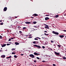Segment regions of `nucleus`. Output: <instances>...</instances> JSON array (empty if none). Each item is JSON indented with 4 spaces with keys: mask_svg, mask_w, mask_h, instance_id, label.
<instances>
[{
    "mask_svg": "<svg viewBox=\"0 0 66 66\" xmlns=\"http://www.w3.org/2000/svg\"><path fill=\"white\" fill-rule=\"evenodd\" d=\"M54 53L57 56H60V53H57L56 52H55Z\"/></svg>",
    "mask_w": 66,
    "mask_h": 66,
    "instance_id": "obj_1",
    "label": "nucleus"
},
{
    "mask_svg": "<svg viewBox=\"0 0 66 66\" xmlns=\"http://www.w3.org/2000/svg\"><path fill=\"white\" fill-rule=\"evenodd\" d=\"M52 33H53V34H55L56 35H59V33L57 32H55L54 31H53L52 32Z\"/></svg>",
    "mask_w": 66,
    "mask_h": 66,
    "instance_id": "obj_2",
    "label": "nucleus"
},
{
    "mask_svg": "<svg viewBox=\"0 0 66 66\" xmlns=\"http://www.w3.org/2000/svg\"><path fill=\"white\" fill-rule=\"evenodd\" d=\"M29 56H30V57H31L32 58H34L35 57L34 55H33V54H30L29 55Z\"/></svg>",
    "mask_w": 66,
    "mask_h": 66,
    "instance_id": "obj_3",
    "label": "nucleus"
},
{
    "mask_svg": "<svg viewBox=\"0 0 66 66\" xmlns=\"http://www.w3.org/2000/svg\"><path fill=\"white\" fill-rule=\"evenodd\" d=\"M34 47H38V48H40V46L38 45H34Z\"/></svg>",
    "mask_w": 66,
    "mask_h": 66,
    "instance_id": "obj_4",
    "label": "nucleus"
},
{
    "mask_svg": "<svg viewBox=\"0 0 66 66\" xmlns=\"http://www.w3.org/2000/svg\"><path fill=\"white\" fill-rule=\"evenodd\" d=\"M34 55H37L38 56V55H40V54L38 53H37L36 52H35L34 53Z\"/></svg>",
    "mask_w": 66,
    "mask_h": 66,
    "instance_id": "obj_5",
    "label": "nucleus"
},
{
    "mask_svg": "<svg viewBox=\"0 0 66 66\" xmlns=\"http://www.w3.org/2000/svg\"><path fill=\"white\" fill-rule=\"evenodd\" d=\"M7 7H5L3 11H4V12H5V11H6V10H7Z\"/></svg>",
    "mask_w": 66,
    "mask_h": 66,
    "instance_id": "obj_6",
    "label": "nucleus"
},
{
    "mask_svg": "<svg viewBox=\"0 0 66 66\" xmlns=\"http://www.w3.org/2000/svg\"><path fill=\"white\" fill-rule=\"evenodd\" d=\"M44 28H45V29H49V26L48 25L46 26H45Z\"/></svg>",
    "mask_w": 66,
    "mask_h": 66,
    "instance_id": "obj_7",
    "label": "nucleus"
},
{
    "mask_svg": "<svg viewBox=\"0 0 66 66\" xmlns=\"http://www.w3.org/2000/svg\"><path fill=\"white\" fill-rule=\"evenodd\" d=\"M1 45L2 47H5L6 46V44H1Z\"/></svg>",
    "mask_w": 66,
    "mask_h": 66,
    "instance_id": "obj_8",
    "label": "nucleus"
},
{
    "mask_svg": "<svg viewBox=\"0 0 66 66\" xmlns=\"http://www.w3.org/2000/svg\"><path fill=\"white\" fill-rule=\"evenodd\" d=\"M38 15V14H34L32 15V16H34V17H35V16H37Z\"/></svg>",
    "mask_w": 66,
    "mask_h": 66,
    "instance_id": "obj_9",
    "label": "nucleus"
},
{
    "mask_svg": "<svg viewBox=\"0 0 66 66\" xmlns=\"http://www.w3.org/2000/svg\"><path fill=\"white\" fill-rule=\"evenodd\" d=\"M49 19H50L48 17H46L45 18V20H47Z\"/></svg>",
    "mask_w": 66,
    "mask_h": 66,
    "instance_id": "obj_10",
    "label": "nucleus"
},
{
    "mask_svg": "<svg viewBox=\"0 0 66 66\" xmlns=\"http://www.w3.org/2000/svg\"><path fill=\"white\" fill-rule=\"evenodd\" d=\"M25 23H26V24H30L31 23V22H25Z\"/></svg>",
    "mask_w": 66,
    "mask_h": 66,
    "instance_id": "obj_11",
    "label": "nucleus"
},
{
    "mask_svg": "<svg viewBox=\"0 0 66 66\" xmlns=\"http://www.w3.org/2000/svg\"><path fill=\"white\" fill-rule=\"evenodd\" d=\"M59 37H60V38H63V37H64V36L63 35H60L59 36Z\"/></svg>",
    "mask_w": 66,
    "mask_h": 66,
    "instance_id": "obj_12",
    "label": "nucleus"
},
{
    "mask_svg": "<svg viewBox=\"0 0 66 66\" xmlns=\"http://www.w3.org/2000/svg\"><path fill=\"white\" fill-rule=\"evenodd\" d=\"M1 57L2 58H4L5 57V56L4 55H3L1 56Z\"/></svg>",
    "mask_w": 66,
    "mask_h": 66,
    "instance_id": "obj_13",
    "label": "nucleus"
},
{
    "mask_svg": "<svg viewBox=\"0 0 66 66\" xmlns=\"http://www.w3.org/2000/svg\"><path fill=\"white\" fill-rule=\"evenodd\" d=\"M15 45H19V43L18 42H15Z\"/></svg>",
    "mask_w": 66,
    "mask_h": 66,
    "instance_id": "obj_14",
    "label": "nucleus"
},
{
    "mask_svg": "<svg viewBox=\"0 0 66 66\" xmlns=\"http://www.w3.org/2000/svg\"><path fill=\"white\" fill-rule=\"evenodd\" d=\"M37 23V22L35 21V22H33L32 23V24H36V23Z\"/></svg>",
    "mask_w": 66,
    "mask_h": 66,
    "instance_id": "obj_15",
    "label": "nucleus"
},
{
    "mask_svg": "<svg viewBox=\"0 0 66 66\" xmlns=\"http://www.w3.org/2000/svg\"><path fill=\"white\" fill-rule=\"evenodd\" d=\"M17 66H20L21 65V64L19 63H18L17 64Z\"/></svg>",
    "mask_w": 66,
    "mask_h": 66,
    "instance_id": "obj_16",
    "label": "nucleus"
},
{
    "mask_svg": "<svg viewBox=\"0 0 66 66\" xmlns=\"http://www.w3.org/2000/svg\"><path fill=\"white\" fill-rule=\"evenodd\" d=\"M59 15H56L55 16V18H57V17H59Z\"/></svg>",
    "mask_w": 66,
    "mask_h": 66,
    "instance_id": "obj_17",
    "label": "nucleus"
},
{
    "mask_svg": "<svg viewBox=\"0 0 66 66\" xmlns=\"http://www.w3.org/2000/svg\"><path fill=\"white\" fill-rule=\"evenodd\" d=\"M62 59H64V60H66V57H65V56H64L62 57Z\"/></svg>",
    "mask_w": 66,
    "mask_h": 66,
    "instance_id": "obj_18",
    "label": "nucleus"
},
{
    "mask_svg": "<svg viewBox=\"0 0 66 66\" xmlns=\"http://www.w3.org/2000/svg\"><path fill=\"white\" fill-rule=\"evenodd\" d=\"M33 44H36V41H34L33 42Z\"/></svg>",
    "mask_w": 66,
    "mask_h": 66,
    "instance_id": "obj_19",
    "label": "nucleus"
},
{
    "mask_svg": "<svg viewBox=\"0 0 66 66\" xmlns=\"http://www.w3.org/2000/svg\"><path fill=\"white\" fill-rule=\"evenodd\" d=\"M15 49H16L14 48H13L11 49V50H12V51H13V50H15Z\"/></svg>",
    "mask_w": 66,
    "mask_h": 66,
    "instance_id": "obj_20",
    "label": "nucleus"
},
{
    "mask_svg": "<svg viewBox=\"0 0 66 66\" xmlns=\"http://www.w3.org/2000/svg\"><path fill=\"white\" fill-rule=\"evenodd\" d=\"M14 57L15 58H17V56L16 55H14Z\"/></svg>",
    "mask_w": 66,
    "mask_h": 66,
    "instance_id": "obj_21",
    "label": "nucleus"
},
{
    "mask_svg": "<svg viewBox=\"0 0 66 66\" xmlns=\"http://www.w3.org/2000/svg\"><path fill=\"white\" fill-rule=\"evenodd\" d=\"M57 46L58 47H59V48H60V47H61V46L60 45H57Z\"/></svg>",
    "mask_w": 66,
    "mask_h": 66,
    "instance_id": "obj_22",
    "label": "nucleus"
},
{
    "mask_svg": "<svg viewBox=\"0 0 66 66\" xmlns=\"http://www.w3.org/2000/svg\"><path fill=\"white\" fill-rule=\"evenodd\" d=\"M44 35H46H46H49V34H46V33L44 34Z\"/></svg>",
    "mask_w": 66,
    "mask_h": 66,
    "instance_id": "obj_23",
    "label": "nucleus"
},
{
    "mask_svg": "<svg viewBox=\"0 0 66 66\" xmlns=\"http://www.w3.org/2000/svg\"><path fill=\"white\" fill-rule=\"evenodd\" d=\"M26 29V27H24L23 28V30H25V29Z\"/></svg>",
    "mask_w": 66,
    "mask_h": 66,
    "instance_id": "obj_24",
    "label": "nucleus"
},
{
    "mask_svg": "<svg viewBox=\"0 0 66 66\" xmlns=\"http://www.w3.org/2000/svg\"><path fill=\"white\" fill-rule=\"evenodd\" d=\"M36 58L37 59H38V60H40V59L38 57H36Z\"/></svg>",
    "mask_w": 66,
    "mask_h": 66,
    "instance_id": "obj_25",
    "label": "nucleus"
},
{
    "mask_svg": "<svg viewBox=\"0 0 66 66\" xmlns=\"http://www.w3.org/2000/svg\"><path fill=\"white\" fill-rule=\"evenodd\" d=\"M38 42L36 41V44H38Z\"/></svg>",
    "mask_w": 66,
    "mask_h": 66,
    "instance_id": "obj_26",
    "label": "nucleus"
},
{
    "mask_svg": "<svg viewBox=\"0 0 66 66\" xmlns=\"http://www.w3.org/2000/svg\"><path fill=\"white\" fill-rule=\"evenodd\" d=\"M2 37L1 36H0V39H2Z\"/></svg>",
    "mask_w": 66,
    "mask_h": 66,
    "instance_id": "obj_27",
    "label": "nucleus"
},
{
    "mask_svg": "<svg viewBox=\"0 0 66 66\" xmlns=\"http://www.w3.org/2000/svg\"><path fill=\"white\" fill-rule=\"evenodd\" d=\"M0 24L1 25H3V23H0Z\"/></svg>",
    "mask_w": 66,
    "mask_h": 66,
    "instance_id": "obj_28",
    "label": "nucleus"
},
{
    "mask_svg": "<svg viewBox=\"0 0 66 66\" xmlns=\"http://www.w3.org/2000/svg\"><path fill=\"white\" fill-rule=\"evenodd\" d=\"M11 45V44H7V46H9V45Z\"/></svg>",
    "mask_w": 66,
    "mask_h": 66,
    "instance_id": "obj_29",
    "label": "nucleus"
},
{
    "mask_svg": "<svg viewBox=\"0 0 66 66\" xmlns=\"http://www.w3.org/2000/svg\"><path fill=\"white\" fill-rule=\"evenodd\" d=\"M53 46L54 48H56V46H55V45H54Z\"/></svg>",
    "mask_w": 66,
    "mask_h": 66,
    "instance_id": "obj_30",
    "label": "nucleus"
},
{
    "mask_svg": "<svg viewBox=\"0 0 66 66\" xmlns=\"http://www.w3.org/2000/svg\"><path fill=\"white\" fill-rule=\"evenodd\" d=\"M42 48L43 49H45V47L44 46H42Z\"/></svg>",
    "mask_w": 66,
    "mask_h": 66,
    "instance_id": "obj_31",
    "label": "nucleus"
},
{
    "mask_svg": "<svg viewBox=\"0 0 66 66\" xmlns=\"http://www.w3.org/2000/svg\"><path fill=\"white\" fill-rule=\"evenodd\" d=\"M42 62H43V63H45L46 62V61H43Z\"/></svg>",
    "mask_w": 66,
    "mask_h": 66,
    "instance_id": "obj_32",
    "label": "nucleus"
},
{
    "mask_svg": "<svg viewBox=\"0 0 66 66\" xmlns=\"http://www.w3.org/2000/svg\"><path fill=\"white\" fill-rule=\"evenodd\" d=\"M15 54V53L12 52V54Z\"/></svg>",
    "mask_w": 66,
    "mask_h": 66,
    "instance_id": "obj_33",
    "label": "nucleus"
},
{
    "mask_svg": "<svg viewBox=\"0 0 66 66\" xmlns=\"http://www.w3.org/2000/svg\"><path fill=\"white\" fill-rule=\"evenodd\" d=\"M51 43H54V42H53V41L52 40H51Z\"/></svg>",
    "mask_w": 66,
    "mask_h": 66,
    "instance_id": "obj_34",
    "label": "nucleus"
},
{
    "mask_svg": "<svg viewBox=\"0 0 66 66\" xmlns=\"http://www.w3.org/2000/svg\"><path fill=\"white\" fill-rule=\"evenodd\" d=\"M50 16V15H46V16Z\"/></svg>",
    "mask_w": 66,
    "mask_h": 66,
    "instance_id": "obj_35",
    "label": "nucleus"
},
{
    "mask_svg": "<svg viewBox=\"0 0 66 66\" xmlns=\"http://www.w3.org/2000/svg\"><path fill=\"white\" fill-rule=\"evenodd\" d=\"M36 38H38V39H40V38L38 37H36Z\"/></svg>",
    "mask_w": 66,
    "mask_h": 66,
    "instance_id": "obj_36",
    "label": "nucleus"
},
{
    "mask_svg": "<svg viewBox=\"0 0 66 66\" xmlns=\"http://www.w3.org/2000/svg\"><path fill=\"white\" fill-rule=\"evenodd\" d=\"M42 38H43V39H45V37H42Z\"/></svg>",
    "mask_w": 66,
    "mask_h": 66,
    "instance_id": "obj_37",
    "label": "nucleus"
},
{
    "mask_svg": "<svg viewBox=\"0 0 66 66\" xmlns=\"http://www.w3.org/2000/svg\"><path fill=\"white\" fill-rule=\"evenodd\" d=\"M34 39L35 40H38V39H37V38H35V39Z\"/></svg>",
    "mask_w": 66,
    "mask_h": 66,
    "instance_id": "obj_38",
    "label": "nucleus"
},
{
    "mask_svg": "<svg viewBox=\"0 0 66 66\" xmlns=\"http://www.w3.org/2000/svg\"><path fill=\"white\" fill-rule=\"evenodd\" d=\"M11 38H9V41H11Z\"/></svg>",
    "mask_w": 66,
    "mask_h": 66,
    "instance_id": "obj_39",
    "label": "nucleus"
},
{
    "mask_svg": "<svg viewBox=\"0 0 66 66\" xmlns=\"http://www.w3.org/2000/svg\"><path fill=\"white\" fill-rule=\"evenodd\" d=\"M53 66H56V65H55V64H53Z\"/></svg>",
    "mask_w": 66,
    "mask_h": 66,
    "instance_id": "obj_40",
    "label": "nucleus"
},
{
    "mask_svg": "<svg viewBox=\"0 0 66 66\" xmlns=\"http://www.w3.org/2000/svg\"><path fill=\"white\" fill-rule=\"evenodd\" d=\"M18 28H21V27H19V26H18L17 27Z\"/></svg>",
    "mask_w": 66,
    "mask_h": 66,
    "instance_id": "obj_41",
    "label": "nucleus"
},
{
    "mask_svg": "<svg viewBox=\"0 0 66 66\" xmlns=\"http://www.w3.org/2000/svg\"><path fill=\"white\" fill-rule=\"evenodd\" d=\"M19 33H22V32L21 31H19Z\"/></svg>",
    "mask_w": 66,
    "mask_h": 66,
    "instance_id": "obj_42",
    "label": "nucleus"
},
{
    "mask_svg": "<svg viewBox=\"0 0 66 66\" xmlns=\"http://www.w3.org/2000/svg\"><path fill=\"white\" fill-rule=\"evenodd\" d=\"M34 63H36V60H35V61H34Z\"/></svg>",
    "mask_w": 66,
    "mask_h": 66,
    "instance_id": "obj_43",
    "label": "nucleus"
},
{
    "mask_svg": "<svg viewBox=\"0 0 66 66\" xmlns=\"http://www.w3.org/2000/svg\"><path fill=\"white\" fill-rule=\"evenodd\" d=\"M32 37H28V38H32Z\"/></svg>",
    "mask_w": 66,
    "mask_h": 66,
    "instance_id": "obj_44",
    "label": "nucleus"
},
{
    "mask_svg": "<svg viewBox=\"0 0 66 66\" xmlns=\"http://www.w3.org/2000/svg\"><path fill=\"white\" fill-rule=\"evenodd\" d=\"M11 39H14V38L13 37H12L11 38Z\"/></svg>",
    "mask_w": 66,
    "mask_h": 66,
    "instance_id": "obj_45",
    "label": "nucleus"
},
{
    "mask_svg": "<svg viewBox=\"0 0 66 66\" xmlns=\"http://www.w3.org/2000/svg\"><path fill=\"white\" fill-rule=\"evenodd\" d=\"M34 27L35 28H37V27H36V26H34Z\"/></svg>",
    "mask_w": 66,
    "mask_h": 66,
    "instance_id": "obj_46",
    "label": "nucleus"
},
{
    "mask_svg": "<svg viewBox=\"0 0 66 66\" xmlns=\"http://www.w3.org/2000/svg\"><path fill=\"white\" fill-rule=\"evenodd\" d=\"M44 32H45V33H47V31H44Z\"/></svg>",
    "mask_w": 66,
    "mask_h": 66,
    "instance_id": "obj_47",
    "label": "nucleus"
},
{
    "mask_svg": "<svg viewBox=\"0 0 66 66\" xmlns=\"http://www.w3.org/2000/svg\"><path fill=\"white\" fill-rule=\"evenodd\" d=\"M43 24L44 25H45V26H47V25H46V24Z\"/></svg>",
    "mask_w": 66,
    "mask_h": 66,
    "instance_id": "obj_48",
    "label": "nucleus"
},
{
    "mask_svg": "<svg viewBox=\"0 0 66 66\" xmlns=\"http://www.w3.org/2000/svg\"><path fill=\"white\" fill-rule=\"evenodd\" d=\"M17 18V16H15L14 19H15V18Z\"/></svg>",
    "mask_w": 66,
    "mask_h": 66,
    "instance_id": "obj_49",
    "label": "nucleus"
},
{
    "mask_svg": "<svg viewBox=\"0 0 66 66\" xmlns=\"http://www.w3.org/2000/svg\"><path fill=\"white\" fill-rule=\"evenodd\" d=\"M21 56L23 55V54H21Z\"/></svg>",
    "mask_w": 66,
    "mask_h": 66,
    "instance_id": "obj_50",
    "label": "nucleus"
},
{
    "mask_svg": "<svg viewBox=\"0 0 66 66\" xmlns=\"http://www.w3.org/2000/svg\"><path fill=\"white\" fill-rule=\"evenodd\" d=\"M31 18H34V17H33L32 16H31Z\"/></svg>",
    "mask_w": 66,
    "mask_h": 66,
    "instance_id": "obj_51",
    "label": "nucleus"
},
{
    "mask_svg": "<svg viewBox=\"0 0 66 66\" xmlns=\"http://www.w3.org/2000/svg\"><path fill=\"white\" fill-rule=\"evenodd\" d=\"M10 57H7L6 59H10Z\"/></svg>",
    "mask_w": 66,
    "mask_h": 66,
    "instance_id": "obj_52",
    "label": "nucleus"
},
{
    "mask_svg": "<svg viewBox=\"0 0 66 66\" xmlns=\"http://www.w3.org/2000/svg\"><path fill=\"white\" fill-rule=\"evenodd\" d=\"M2 51V50H0V52H1V51Z\"/></svg>",
    "mask_w": 66,
    "mask_h": 66,
    "instance_id": "obj_53",
    "label": "nucleus"
},
{
    "mask_svg": "<svg viewBox=\"0 0 66 66\" xmlns=\"http://www.w3.org/2000/svg\"><path fill=\"white\" fill-rule=\"evenodd\" d=\"M11 57H12V56H10V57H10V58H11Z\"/></svg>",
    "mask_w": 66,
    "mask_h": 66,
    "instance_id": "obj_54",
    "label": "nucleus"
},
{
    "mask_svg": "<svg viewBox=\"0 0 66 66\" xmlns=\"http://www.w3.org/2000/svg\"><path fill=\"white\" fill-rule=\"evenodd\" d=\"M2 20H0V22H2Z\"/></svg>",
    "mask_w": 66,
    "mask_h": 66,
    "instance_id": "obj_55",
    "label": "nucleus"
},
{
    "mask_svg": "<svg viewBox=\"0 0 66 66\" xmlns=\"http://www.w3.org/2000/svg\"><path fill=\"white\" fill-rule=\"evenodd\" d=\"M29 36H31V35H29Z\"/></svg>",
    "mask_w": 66,
    "mask_h": 66,
    "instance_id": "obj_56",
    "label": "nucleus"
},
{
    "mask_svg": "<svg viewBox=\"0 0 66 66\" xmlns=\"http://www.w3.org/2000/svg\"><path fill=\"white\" fill-rule=\"evenodd\" d=\"M9 43H10V44H12V42H10Z\"/></svg>",
    "mask_w": 66,
    "mask_h": 66,
    "instance_id": "obj_57",
    "label": "nucleus"
},
{
    "mask_svg": "<svg viewBox=\"0 0 66 66\" xmlns=\"http://www.w3.org/2000/svg\"><path fill=\"white\" fill-rule=\"evenodd\" d=\"M28 36H29L28 35H26V37Z\"/></svg>",
    "mask_w": 66,
    "mask_h": 66,
    "instance_id": "obj_58",
    "label": "nucleus"
},
{
    "mask_svg": "<svg viewBox=\"0 0 66 66\" xmlns=\"http://www.w3.org/2000/svg\"><path fill=\"white\" fill-rule=\"evenodd\" d=\"M64 32H66V30H64Z\"/></svg>",
    "mask_w": 66,
    "mask_h": 66,
    "instance_id": "obj_59",
    "label": "nucleus"
},
{
    "mask_svg": "<svg viewBox=\"0 0 66 66\" xmlns=\"http://www.w3.org/2000/svg\"><path fill=\"white\" fill-rule=\"evenodd\" d=\"M44 57H47V56H44Z\"/></svg>",
    "mask_w": 66,
    "mask_h": 66,
    "instance_id": "obj_60",
    "label": "nucleus"
},
{
    "mask_svg": "<svg viewBox=\"0 0 66 66\" xmlns=\"http://www.w3.org/2000/svg\"><path fill=\"white\" fill-rule=\"evenodd\" d=\"M1 49H2V48H1Z\"/></svg>",
    "mask_w": 66,
    "mask_h": 66,
    "instance_id": "obj_61",
    "label": "nucleus"
},
{
    "mask_svg": "<svg viewBox=\"0 0 66 66\" xmlns=\"http://www.w3.org/2000/svg\"><path fill=\"white\" fill-rule=\"evenodd\" d=\"M51 50H52V49H51Z\"/></svg>",
    "mask_w": 66,
    "mask_h": 66,
    "instance_id": "obj_62",
    "label": "nucleus"
},
{
    "mask_svg": "<svg viewBox=\"0 0 66 66\" xmlns=\"http://www.w3.org/2000/svg\"><path fill=\"white\" fill-rule=\"evenodd\" d=\"M19 29H20V28H19Z\"/></svg>",
    "mask_w": 66,
    "mask_h": 66,
    "instance_id": "obj_63",
    "label": "nucleus"
},
{
    "mask_svg": "<svg viewBox=\"0 0 66 66\" xmlns=\"http://www.w3.org/2000/svg\"><path fill=\"white\" fill-rule=\"evenodd\" d=\"M65 37H66V36H65Z\"/></svg>",
    "mask_w": 66,
    "mask_h": 66,
    "instance_id": "obj_64",
    "label": "nucleus"
}]
</instances>
